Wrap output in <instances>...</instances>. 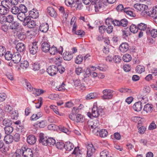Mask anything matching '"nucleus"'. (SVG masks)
Instances as JSON below:
<instances>
[{"mask_svg": "<svg viewBox=\"0 0 157 157\" xmlns=\"http://www.w3.org/2000/svg\"><path fill=\"white\" fill-rule=\"evenodd\" d=\"M99 124L98 120H96L94 121L93 125L91 126V127L94 128L93 132H99V135L101 137L104 138L106 137L108 134L107 131L105 129H102L99 130L98 128Z\"/></svg>", "mask_w": 157, "mask_h": 157, "instance_id": "f257e3e1", "label": "nucleus"}, {"mask_svg": "<svg viewBox=\"0 0 157 157\" xmlns=\"http://www.w3.org/2000/svg\"><path fill=\"white\" fill-rule=\"evenodd\" d=\"M92 115L93 117L102 116L104 114V110L101 106L98 107L96 103H94L92 109Z\"/></svg>", "mask_w": 157, "mask_h": 157, "instance_id": "f03ea898", "label": "nucleus"}, {"mask_svg": "<svg viewBox=\"0 0 157 157\" xmlns=\"http://www.w3.org/2000/svg\"><path fill=\"white\" fill-rule=\"evenodd\" d=\"M134 7L136 10L142 12V15H146V12H147L146 10L148 9L147 6L144 4H142L140 3H136L134 5Z\"/></svg>", "mask_w": 157, "mask_h": 157, "instance_id": "7ed1b4c3", "label": "nucleus"}, {"mask_svg": "<svg viewBox=\"0 0 157 157\" xmlns=\"http://www.w3.org/2000/svg\"><path fill=\"white\" fill-rule=\"evenodd\" d=\"M87 149L86 157H94V153L95 149L91 144H88L86 146Z\"/></svg>", "mask_w": 157, "mask_h": 157, "instance_id": "20e7f679", "label": "nucleus"}, {"mask_svg": "<svg viewBox=\"0 0 157 157\" xmlns=\"http://www.w3.org/2000/svg\"><path fill=\"white\" fill-rule=\"evenodd\" d=\"M23 23L24 25H27L28 27L30 28H33L36 25L35 22L32 20L30 16H27V18Z\"/></svg>", "mask_w": 157, "mask_h": 157, "instance_id": "39448f33", "label": "nucleus"}, {"mask_svg": "<svg viewBox=\"0 0 157 157\" xmlns=\"http://www.w3.org/2000/svg\"><path fill=\"white\" fill-rule=\"evenodd\" d=\"M113 91L111 90L106 89L104 90L102 93L104 95L102 96V98L103 99H109L113 97Z\"/></svg>", "mask_w": 157, "mask_h": 157, "instance_id": "423d86ee", "label": "nucleus"}, {"mask_svg": "<svg viewBox=\"0 0 157 157\" xmlns=\"http://www.w3.org/2000/svg\"><path fill=\"white\" fill-rule=\"evenodd\" d=\"M36 42H33L29 46L30 52L32 55H34L37 52L38 46Z\"/></svg>", "mask_w": 157, "mask_h": 157, "instance_id": "0eeeda50", "label": "nucleus"}, {"mask_svg": "<svg viewBox=\"0 0 157 157\" xmlns=\"http://www.w3.org/2000/svg\"><path fill=\"white\" fill-rule=\"evenodd\" d=\"M57 66L55 65L50 66L47 69V71L51 76L56 75L57 73Z\"/></svg>", "mask_w": 157, "mask_h": 157, "instance_id": "6e6552de", "label": "nucleus"}, {"mask_svg": "<svg viewBox=\"0 0 157 157\" xmlns=\"http://www.w3.org/2000/svg\"><path fill=\"white\" fill-rule=\"evenodd\" d=\"M23 149V157H32L33 153L32 150L29 148L22 147Z\"/></svg>", "mask_w": 157, "mask_h": 157, "instance_id": "1a4fd4ad", "label": "nucleus"}, {"mask_svg": "<svg viewBox=\"0 0 157 157\" xmlns=\"http://www.w3.org/2000/svg\"><path fill=\"white\" fill-rule=\"evenodd\" d=\"M47 12L51 17H55L57 15V13L55 9L52 7L49 6L47 8Z\"/></svg>", "mask_w": 157, "mask_h": 157, "instance_id": "9d476101", "label": "nucleus"}, {"mask_svg": "<svg viewBox=\"0 0 157 157\" xmlns=\"http://www.w3.org/2000/svg\"><path fill=\"white\" fill-rule=\"evenodd\" d=\"M91 3L94 5L95 11H99V9H101V2L100 0H91Z\"/></svg>", "mask_w": 157, "mask_h": 157, "instance_id": "9b49d317", "label": "nucleus"}, {"mask_svg": "<svg viewBox=\"0 0 157 157\" xmlns=\"http://www.w3.org/2000/svg\"><path fill=\"white\" fill-rule=\"evenodd\" d=\"M16 48L18 52L23 54L25 50V44L22 43H19L17 44Z\"/></svg>", "mask_w": 157, "mask_h": 157, "instance_id": "f8f14e48", "label": "nucleus"}, {"mask_svg": "<svg viewBox=\"0 0 157 157\" xmlns=\"http://www.w3.org/2000/svg\"><path fill=\"white\" fill-rule=\"evenodd\" d=\"M21 59V55L18 52L13 54L12 59L14 63H19Z\"/></svg>", "mask_w": 157, "mask_h": 157, "instance_id": "ddd939ff", "label": "nucleus"}, {"mask_svg": "<svg viewBox=\"0 0 157 157\" xmlns=\"http://www.w3.org/2000/svg\"><path fill=\"white\" fill-rule=\"evenodd\" d=\"M29 16L30 17L36 19L39 16V12L36 9H33L30 11L29 12Z\"/></svg>", "mask_w": 157, "mask_h": 157, "instance_id": "4468645a", "label": "nucleus"}, {"mask_svg": "<svg viewBox=\"0 0 157 157\" xmlns=\"http://www.w3.org/2000/svg\"><path fill=\"white\" fill-rule=\"evenodd\" d=\"M48 138L46 136H44V134L43 133H40L39 135V141L40 143H42L43 145H47V140Z\"/></svg>", "mask_w": 157, "mask_h": 157, "instance_id": "2eb2a0df", "label": "nucleus"}, {"mask_svg": "<svg viewBox=\"0 0 157 157\" xmlns=\"http://www.w3.org/2000/svg\"><path fill=\"white\" fill-rule=\"evenodd\" d=\"M129 49V45L128 43H123L121 44L119 47L120 51L123 52H127Z\"/></svg>", "mask_w": 157, "mask_h": 157, "instance_id": "dca6fc26", "label": "nucleus"}, {"mask_svg": "<svg viewBox=\"0 0 157 157\" xmlns=\"http://www.w3.org/2000/svg\"><path fill=\"white\" fill-rule=\"evenodd\" d=\"M65 2L66 5L68 6L75 4L76 5L77 7L78 6V5L80 4L81 3L80 1V0H65Z\"/></svg>", "mask_w": 157, "mask_h": 157, "instance_id": "f3484780", "label": "nucleus"}, {"mask_svg": "<svg viewBox=\"0 0 157 157\" xmlns=\"http://www.w3.org/2000/svg\"><path fill=\"white\" fill-rule=\"evenodd\" d=\"M63 57L64 60L69 61L73 58V55L70 52L67 51L63 53Z\"/></svg>", "mask_w": 157, "mask_h": 157, "instance_id": "a211bd4d", "label": "nucleus"}, {"mask_svg": "<svg viewBox=\"0 0 157 157\" xmlns=\"http://www.w3.org/2000/svg\"><path fill=\"white\" fill-rule=\"evenodd\" d=\"M142 102L138 101L136 102L133 106L134 110L136 111H140L142 108Z\"/></svg>", "mask_w": 157, "mask_h": 157, "instance_id": "6ab92c4d", "label": "nucleus"}, {"mask_svg": "<svg viewBox=\"0 0 157 157\" xmlns=\"http://www.w3.org/2000/svg\"><path fill=\"white\" fill-rule=\"evenodd\" d=\"M143 110L147 113H151L153 110V105L151 104L148 103L144 106Z\"/></svg>", "mask_w": 157, "mask_h": 157, "instance_id": "aec40b11", "label": "nucleus"}, {"mask_svg": "<svg viewBox=\"0 0 157 157\" xmlns=\"http://www.w3.org/2000/svg\"><path fill=\"white\" fill-rule=\"evenodd\" d=\"M145 12H146V16H149L150 17L154 18L157 16V8H153L152 11Z\"/></svg>", "mask_w": 157, "mask_h": 157, "instance_id": "412c9836", "label": "nucleus"}, {"mask_svg": "<svg viewBox=\"0 0 157 157\" xmlns=\"http://www.w3.org/2000/svg\"><path fill=\"white\" fill-rule=\"evenodd\" d=\"M49 29V25L47 23H43L39 27L40 30L42 32L46 33Z\"/></svg>", "mask_w": 157, "mask_h": 157, "instance_id": "4be33fe9", "label": "nucleus"}, {"mask_svg": "<svg viewBox=\"0 0 157 157\" xmlns=\"http://www.w3.org/2000/svg\"><path fill=\"white\" fill-rule=\"evenodd\" d=\"M74 147V144L70 141L66 142L64 144V148L66 150L70 151Z\"/></svg>", "mask_w": 157, "mask_h": 157, "instance_id": "5701e85b", "label": "nucleus"}, {"mask_svg": "<svg viewBox=\"0 0 157 157\" xmlns=\"http://www.w3.org/2000/svg\"><path fill=\"white\" fill-rule=\"evenodd\" d=\"M76 20L75 17H73L71 21L70 24L72 27V32L73 33L75 32L77 27V25L76 24Z\"/></svg>", "mask_w": 157, "mask_h": 157, "instance_id": "b1692460", "label": "nucleus"}, {"mask_svg": "<svg viewBox=\"0 0 157 157\" xmlns=\"http://www.w3.org/2000/svg\"><path fill=\"white\" fill-rule=\"evenodd\" d=\"M27 141L28 143L29 144H33L36 141V138L33 135H30L28 136L27 139Z\"/></svg>", "mask_w": 157, "mask_h": 157, "instance_id": "393cba45", "label": "nucleus"}, {"mask_svg": "<svg viewBox=\"0 0 157 157\" xmlns=\"http://www.w3.org/2000/svg\"><path fill=\"white\" fill-rule=\"evenodd\" d=\"M50 45L48 43L46 42H43L41 44V48L44 52H47L49 50Z\"/></svg>", "mask_w": 157, "mask_h": 157, "instance_id": "a878e982", "label": "nucleus"}, {"mask_svg": "<svg viewBox=\"0 0 157 157\" xmlns=\"http://www.w3.org/2000/svg\"><path fill=\"white\" fill-rule=\"evenodd\" d=\"M4 141L7 144H9L12 143L13 140V138L12 135L7 134L4 138Z\"/></svg>", "mask_w": 157, "mask_h": 157, "instance_id": "bb28decb", "label": "nucleus"}, {"mask_svg": "<svg viewBox=\"0 0 157 157\" xmlns=\"http://www.w3.org/2000/svg\"><path fill=\"white\" fill-rule=\"evenodd\" d=\"M18 19L21 21H23V22L25 21V19L27 18V16L25 14V13L22 12H19L18 13L17 15Z\"/></svg>", "mask_w": 157, "mask_h": 157, "instance_id": "cd10ccee", "label": "nucleus"}, {"mask_svg": "<svg viewBox=\"0 0 157 157\" xmlns=\"http://www.w3.org/2000/svg\"><path fill=\"white\" fill-rule=\"evenodd\" d=\"M9 11V8L5 7L2 5H0V14L1 15H5Z\"/></svg>", "mask_w": 157, "mask_h": 157, "instance_id": "c85d7f7f", "label": "nucleus"}, {"mask_svg": "<svg viewBox=\"0 0 157 157\" xmlns=\"http://www.w3.org/2000/svg\"><path fill=\"white\" fill-rule=\"evenodd\" d=\"M13 123V121L10 119L6 118L2 121L3 125L5 127L11 126Z\"/></svg>", "mask_w": 157, "mask_h": 157, "instance_id": "c756f323", "label": "nucleus"}, {"mask_svg": "<svg viewBox=\"0 0 157 157\" xmlns=\"http://www.w3.org/2000/svg\"><path fill=\"white\" fill-rule=\"evenodd\" d=\"M98 95L97 94L96 92L91 93L86 95V98L87 100L95 99L97 97Z\"/></svg>", "mask_w": 157, "mask_h": 157, "instance_id": "7c9ffc66", "label": "nucleus"}, {"mask_svg": "<svg viewBox=\"0 0 157 157\" xmlns=\"http://www.w3.org/2000/svg\"><path fill=\"white\" fill-rule=\"evenodd\" d=\"M74 85L76 87L79 88L80 89L84 90L85 87L81 83L80 81L79 80L77 79L74 81Z\"/></svg>", "mask_w": 157, "mask_h": 157, "instance_id": "2f4dec72", "label": "nucleus"}, {"mask_svg": "<svg viewBox=\"0 0 157 157\" xmlns=\"http://www.w3.org/2000/svg\"><path fill=\"white\" fill-rule=\"evenodd\" d=\"M146 33L147 34L150 33L151 36L153 38L157 37V30L156 29H153L151 30L147 29Z\"/></svg>", "mask_w": 157, "mask_h": 157, "instance_id": "473e14b6", "label": "nucleus"}, {"mask_svg": "<svg viewBox=\"0 0 157 157\" xmlns=\"http://www.w3.org/2000/svg\"><path fill=\"white\" fill-rule=\"evenodd\" d=\"M24 152L22 147L21 149H17L16 150L15 153V155L16 157H21L23 156Z\"/></svg>", "mask_w": 157, "mask_h": 157, "instance_id": "72a5a7b5", "label": "nucleus"}, {"mask_svg": "<svg viewBox=\"0 0 157 157\" xmlns=\"http://www.w3.org/2000/svg\"><path fill=\"white\" fill-rule=\"evenodd\" d=\"M33 94L36 95L37 96L40 95L41 94L44 93V91L43 90L33 88L32 91Z\"/></svg>", "mask_w": 157, "mask_h": 157, "instance_id": "f704fd0d", "label": "nucleus"}, {"mask_svg": "<svg viewBox=\"0 0 157 157\" xmlns=\"http://www.w3.org/2000/svg\"><path fill=\"white\" fill-rule=\"evenodd\" d=\"M46 121L44 120L37 121L36 124L37 126L40 128H44L46 126Z\"/></svg>", "mask_w": 157, "mask_h": 157, "instance_id": "c9c22d12", "label": "nucleus"}, {"mask_svg": "<svg viewBox=\"0 0 157 157\" xmlns=\"http://www.w3.org/2000/svg\"><path fill=\"white\" fill-rule=\"evenodd\" d=\"M5 133L6 134H9L11 133L13 131V128L11 126L5 127L4 128Z\"/></svg>", "mask_w": 157, "mask_h": 157, "instance_id": "e433bc0d", "label": "nucleus"}, {"mask_svg": "<svg viewBox=\"0 0 157 157\" xmlns=\"http://www.w3.org/2000/svg\"><path fill=\"white\" fill-rule=\"evenodd\" d=\"M11 24L10 25L9 29H17L19 24L16 21L11 23Z\"/></svg>", "mask_w": 157, "mask_h": 157, "instance_id": "4c0bfd02", "label": "nucleus"}, {"mask_svg": "<svg viewBox=\"0 0 157 157\" xmlns=\"http://www.w3.org/2000/svg\"><path fill=\"white\" fill-rule=\"evenodd\" d=\"M129 29L131 32L135 33H136L138 30V27H137L135 25L132 24L130 26Z\"/></svg>", "mask_w": 157, "mask_h": 157, "instance_id": "58836bf2", "label": "nucleus"}, {"mask_svg": "<svg viewBox=\"0 0 157 157\" xmlns=\"http://www.w3.org/2000/svg\"><path fill=\"white\" fill-rule=\"evenodd\" d=\"M136 71L139 74H141L145 71V68L144 66L138 65L136 68Z\"/></svg>", "mask_w": 157, "mask_h": 157, "instance_id": "ea45409f", "label": "nucleus"}, {"mask_svg": "<svg viewBox=\"0 0 157 157\" xmlns=\"http://www.w3.org/2000/svg\"><path fill=\"white\" fill-rule=\"evenodd\" d=\"M122 58L124 61L129 62L131 60L132 57L130 54H126L123 56Z\"/></svg>", "mask_w": 157, "mask_h": 157, "instance_id": "a19ab883", "label": "nucleus"}, {"mask_svg": "<svg viewBox=\"0 0 157 157\" xmlns=\"http://www.w3.org/2000/svg\"><path fill=\"white\" fill-rule=\"evenodd\" d=\"M13 54L12 55L11 52L10 51H7L4 55L5 59L7 60H10L12 59Z\"/></svg>", "mask_w": 157, "mask_h": 157, "instance_id": "79ce46f5", "label": "nucleus"}, {"mask_svg": "<svg viewBox=\"0 0 157 157\" xmlns=\"http://www.w3.org/2000/svg\"><path fill=\"white\" fill-rule=\"evenodd\" d=\"M83 60V56L81 55L78 56L75 58V62L76 64L81 63Z\"/></svg>", "mask_w": 157, "mask_h": 157, "instance_id": "37998d69", "label": "nucleus"}, {"mask_svg": "<svg viewBox=\"0 0 157 157\" xmlns=\"http://www.w3.org/2000/svg\"><path fill=\"white\" fill-rule=\"evenodd\" d=\"M56 143L55 140L53 138H48L47 140V145L49 146L54 145Z\"/></svg>", "mask_w": 157, "mask_h": 157, "instance_id": "c03bdc74", "label": "nucleus"}, {"mask_svg": "<svg viewBox=\"0 0 157 157\" xmlns=\"http://www.w3.org/2000/svg\"><path fill=\"white\" fill-rule=\"evenodd\" d=\"M29 65V63L28 62L27 60H24L22 62L20 65V67L23 69H26L28 67Z\"/></svg>", "mask_w": 157, "mask_h": 157, "instance_id": "a18cd8bd", "label": "nucleus"}, {"mask_svg": "<svg viewBox=\"0 0 157 157\" xmlns=\"http://www.w3.org/2000/svg\"><path fill=\"white\" fill-rule=\"evenodd\" d=\"M10 2L9 0H3L2 2L1 5L5 7H8L9 10L10 8Z\"/></svg>", "mask_w": 157, "mask_h": 157, "instance_id": "49530a36", "label": "nucleus"}, {"mask_svg": "<svg viewBox=\"0 0 157 157\" xmlns=\"http://www.w3.org/2000/svg\"><path fill=\"white\" fill-rule=\"evenodd\" d=\"M48 51L51 55H54L58 52V50L54 46H52L51 48H50Z\"/></svg>", "mask_w": 157, "mask_h": 157, "instance_id": "de8ad7c7", "label": "nucleus"}, {"mask_svg": "<svg viewBox=\"0 0 157 157\" xmlns=\"http://www.w3.org/2000/svg\"><path fill=\"white\" fill-rule=\"evenodd\" d=\"M65 84L63 82L60 85L56 86V89L59 91H64L65 90Z\"/></svg>", "mask_w": 157, "mask_h": 157, "instance_id": "09e8293b", "label": "nucleus"}, {"mask_svg": "<svg viewBox=\"0 0 157 157\" xmlns=\"http://www.w3.org/2000/svg\"><path fill=\"white\" fill-rule=\"evenodd\" d=\"M138 29L144 31L146 29L147 26L146 24L141 23L138 25Z\"/></svg>", "mask_w": 157, "mask_h": 157, "instance_id": "8fccbe9b", "label": "nucleus"}, {"mask_svg": "<svg viewBox=\"0 0 157 157\" xmlns=\"http://www.w3.org/2000/svg\"><path fill=\"white\" fill-rule=\"evenodd\" d=\"M18 8L19 11H21V12L25 13L27 11V8L24 5L21 4L20 5Z\"/></svg>", "mask_w": 157, "mask_h": 157, "instance_id": "3c124183", "label": "nucleus"}, {"mask_svg": "<svg viewBox=\"0 0 157 157\" xmlns=\"http://www.w3.org/2000/svg\"><path fill=\"white\" fill-rule=\"evenodd\" d=\"M120 26H122V27H126L128 24V20L126 19H121L120 21Z\"/></svg>", "mask_w": 157, "mask_h": 157, "instance_id": "603ef678", "label": "nucleus"}, {"mask_svg": "<svg viewBox=\"0 0 157 157\" xmlns=\"http://www.w3.org/2000/svg\"><path fill=\"white\" fill-rule=\"evenodd\" d=\"M10 113L11 114V117L13 119H15V118H17L18 116V113L17 111H12L10 112Z\"/></svg>", "mask_w": 157, "mask_h": 157, "instance_id": "864d4df0", "label": "nucleus"}, {"mask_svg": "<svg viewBox=\"0 0 157 157\" xmlns=\"http://www.w3.org/2000/svg\"><path fill=\"white\" fill-rule=\"evenodd\" d=\"M64 144L61 141L58 142L56 143V147L59 149H62L64 148Z\"/></svg>", "mask_w": 157, "mask_h": 157, "instance_id": "5fc2aeb1", "label": "nucleus"}, {"mask_svg": "<svg viewBox=\"0 0 157 157\" xmlns=\"http://www.w3.org/2000/svg\"><path fill=\"white\" fill-rule=\"evenodd\" d=\"M14 17L11 15H9L6 16V22L8 23H11L14 21Z\"/></svg>", "mask_w": 157, "mask_h": 157, "instance_id": "6e6d98bb", "label": "nucleus"}, {"mask_svg": "<svg viewBox=\"0 0 157 157\" xmlns=\"http://www.w3.org/2000/svg\"><path fill=\"white\" fill-rule=\"evenodd\" d=\"M59 10L61 13L63 14V16L65 17L66 19H67V18L68 17V14L67 13V12H66L65 13V11L63 7L61 6L59 8Z\"/></svg>", "mask_w": 157, "mask_h": 157, "instance_id": "4d7b16f0", "label": "nucleus"}, {"mask_svg": "<svg viewBox=\"0 0 157 157\" xmlns=\"http://www.w3.org/2000/svg\"><path fill=\"white\" fill-rule=\"evenodd\" d=\"M11 11L12 13L14 14L18 13L19 11V8L16 6H14L11 8Z\"/></svg>", "mask_w": 157, "mask_h": 157, "instance_id": "13d9d810", "label": "nucleus"}, {"mask_svg": "<svg viewBox=\"0 0 157 157\" xmlns=\"http://www.w3.org/2000/svg\"><path fill=\"white\" fill-rule=\"evenodd\" d=\"M32 69L35 71H37L40 69V65L38 63H35L32 65Z\"/></svg>", "mask_w": 157, "mask_h": 157, "instance_id": "bf43d9fd", "label": "nucleus"}, {"mask_svg": "<svg viewBox=\"0 0 157 157\" xmlns=\"http://www.w3.org/2000/svg\"><path fill=\"white\" fill-rule=\"evenodd\" d=\"M97 68L100 70L103 71H105L107 69V67L105 65L100 64L97 67Z\"/></svg>", "mask_w": 157, "mask_h": 157, "instance_id": "052dcab7", "label": "nucleus"}, {"mask_svg": "<svg viewBox=\"0 0 157 157\" xmlns=\"http://www.w3.org/2000/svg\"><path fill=\"white\" fill-rule=\"evenodd\" d=\"M100 155L101 157H108L109 152L107 150H105L101 152Z\"/></svg>", "mask_w": 157, "mask_h": 157, "instance_id": "680f3d73", "label": "nucleus"}, {"mask_svg": "<svg viewBox=\"0 0 157 157\" xmlns=\"http://www.w3.org/2000/svg\"><path fill=\"white\" fill-rule=\"evenodd\" d=\"M121 60V57L119 56H115L113 58V60L116 63H119Z\"/></svg>", "mask_w": 157, "mask_h": 157, "instance_id": "e2e57ef3", "label": "nucleus"}, {"mask_svg": "<svg viewBox=\"0 0 157 157\" xmlns=\"http://www.w3.org/2000/svg\"><path fill=\"white\" fill-rule=\"evenodd\" d=\"M57 72L59 71L61 74L63 73L65 70V68L63 67L61 65L59 66H57Z\"/></svg>", "mask_w": 157, "mask_h": 157, "instance_id": "0e129e2a", "label": "nucleus"}, {"mask_svg": "<svg viewBox=\"0 0 157 157\" xmlns=\"http://www.w3.org/2000/svg\"><path fill=\"white\" fill-rule=\"evenodd\" d=\"M6 22V17L5 15H0V23L3 24Z\"/></svg>", "mask_w": 157, "mask_h": 157, "instance_id": "69168bd1", "label": "nucleus"}, {"mask_svg": "<svg viewBox=\"0 0 157 157\" xmlns=\"http://www.w3.org/2000/svg\"><path fill=\"white\" fill-rule=\"evenodd\" d=\"M6 52L5 47L2 46H0V56H2L4 55Z\"/></svg>", "mask_w": 157, "mask_h": 157, "instance_id": "338daca9", "label": "nucleus"}, {"mask_svg": "<svg viewBox=\"0 0 157 157\" xmlns=\"http://www.w3.org/2000/svg\"><path fill=\"white\" fill-rule=\"evenodd\" d=\"M25 87L29 91H31L33 89V88L32 87L31 84L26 81L25 82Z\"/></svg>", "mask_w": 157, "mask_h": 157, "instance_id": "774afa93", "label": "nucleus"}]
</instances>
